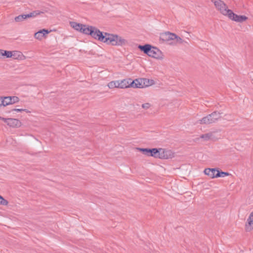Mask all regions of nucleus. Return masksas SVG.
<instances>
[{
    "mask_svg": "<svg viewBox=\"0 0 253 253\" xmlns=\"http://www.w3.org/2000/svg\"><path fill=\"white\" fill-rule=\"evenodd\" d=\"M103 42L113 46H123L127 43V41L122 37L117 35L106 33Z\"/></svg>",
    "mask_w": 253,
    "mask_h": 253,
    "instance_id": "nucleus-1",
    "label": "nucleus"
},
{
    "mask_svg": "<svg viewBox=\"0 0 253 253\" xmlns=\"http://www.w3.org/2000/svg\"><path fill=\"white\" fill-rule=\"evenodd\" d=\"M138 48L150 57L156 59L162 58L163 53L162 51L156 47L153 46L149 44H145L144 45H139Z\"/></svg>",
    "mask_w": 253,
    "mask_h": 253,
    "instance_id": "nucleus-2",
    "label": "nucleus"
},
{
    "mask_svg": "<svg viewBox=\"0 0 253 253\" xmlns=\"http://www.w3.org/2000/svg\"><path fill=\"white\" fill-rule=\"evenodd\" d=\"M106 33L101 31L95 26L89 25L88 26L85 35L90 36L94 39L103 42L105 37H106Z\"/></svg>",
    "mask_w": 253,
    "mask_h": 253,
    "instance_id": "nucleus-3",
    "label": "nucleus"
},
{
    "mask_svg": "<svg viewBox=\"0 0 253 253\" xmlns=\"http://www.w3.org/2000/svg\"><path fill=\"white\" fill-rule=\"evenodd\" d=\"M222 113L218 111H214L211 114H209L206 117H203L202 119L198 121L199 123L201 125H210L211 124L215 123L220 118Z\"/></svg>",
    "mask_w": 253,
    "mask_h": 253,
    "instance_id": "nucleus-4",
    "label": "nucleus"
},
{
    "mask_svg": "<svg viewBox=\"0 0 253 253\" xmlns=\"http://www.w3.org/2000/svg\"><path fill=\"white\" fill-rule=\"evenodd\" d=\"M137 149L145 155L159 159L160 148H137Z\"/></svg>",
    "mask_w": 253,
    "mask_h": 253,
    "instance_id": "nucleus-5",
    "label": "nucleus"
},
{
    "mask_svg": "<svg viewBox=\"0 0 253 253\" xmlns=\"http://www.w3.org/2000/svg\"><path fill=\"white\" fill-rule=\"evenodd\" d=\"M70 25L76 31L85 35L87 32L88 26H89L88 25L83 24L74 21L70 22Z\"/></svg>",
    "mask_w": 253,
    "mask_h": 253,
    "instance_id": "nucleus-6",
    "label": "nucleus"
},
{
    "mask_svg": "<svg viewBox=\"0 0 253 253\" xmlns=\"http://www.w3.org/2000/svg\"><path fill=\"white\" fill-rule=\"evenodd\" d=\"M229 12L230 13H229L228 17L232 21L242 23L248 19V17L245 15H240L235 14L232 10Z\"/></svg>",
    "mask_w": 253,
    "mask_h": 253,
    "instance_id": "nucleus-7",
    "label": "nucleus"
},
{
    "mask_svg": "<svg viewBox=\"0 0 253 253\" xmlns=\"http://www.w3.org/2000/svg\"><path fill=\"white\" fill-rule=\"evenodd\" d=\"M173 37H176L175 34L174 33H170L169 32H166L160 34V42L162 43L164 42H172Z\"/></svg>",
    "mask_w": 253,
    "mask_h": 253,
    "instance_id": "nucleus-8",
    "label": "nucleus"
},
{
    "mask_svg": "<svg viewBox=\"0 0 253 253\" xmlns=\"http://www.w3.org/2000/svg\"><path fill=\"white\" fill-rule=\"evenodd\" d=\"M174 157V153L170 150L160 148L159 159H169Z\"/></svg>",
    "mask_w": 253,
    "mask_h": 253,
    "instance_id": "nucleus-9",
    "label": "nucleus"
},
{
    "mask_svg": "<svg viewBox=\"0 0 253 253\" xmlns=\"http://www.w3.org/2000/svg\"><path fill=\"white\" fill-rule=\"evenodd\" d=\"M215 7L220 12L221 14L227 17L229 15V13H230L229 11L231 10V9L228 8L227 5L224 3V1L222 0L219 1V3L215 6Z\"/></svg>",
    "mask_w": 253,
    "mask_h": 253,
    "instance_id": "nucleus-10",
    "label": "nucleus"
},
{
    "mask_svg": "<svg viewBox=\"0 0 253 253\" xmlns=\"http://www.w3.org/2000/svg\"><path fill=\"white\" fill-rule=\"evenodd\" d=\"M3 100L2 104H5V106L8 105L13 104L18 102L19 98L16 96H3Z\"/></svg>",
    "mask_w": 253,
    "mask_h": 253,
    "instance_id": "nucleus-11",
    "label": "nucleus"
},
{
    "mask_svg": "<svg viewBox=\"0 0 253 253\" xmlns=\"http://www.w3.org/2000/svg\"><path fill=\"white\" fill-rule=\"evenodd\" d=\"M218 171V168H206L204 172L205 175H208L211 178H217L216 173Z\"/></svg>",
    "mask_w": 253,
    "mask_h": 253,
    "instance_id": "nucleus-12",
    "label": "nucleus"
},
{
    "mask_svg": "<svg viewBox=\"0 0 253 253\" xmlns=\"http://www.w3.org/2000/svg\"><path fill=\"white\" fill-rule=\"evenodd\" d=\"M141 88L148 87L155 84V82L153 80L146 78H140Z\"/></svg>",
    "mask_w": 253,
    "mask_h": 253,
    "instance_id": "nucleus-13",
    "label": "nucleus"
},
{
    "mask_svg": "<svg viewBox=\"0 0 253 253\" xmlns=\"http://www.w3.org/2000/svg\"><path fill=\"white\" fill-rule=\"evenodd\" d=\"M49 31L47 29H42L36 32L34 34V37L36 39L41 40L42 38L46 35L48 34Z\"/></svg>",
    "mask_w": 253,
    "mask_h": 253,
    "instance_id": "nucleus-14",
    "label": "nucleus"
},
{
    "mask_svg": "<svg viewBox=\"0 0 253 253\" xmlns=\"http://www.w3.org/2000/svg\"><path fill=\"white\" fill-rule=\"evenodd\" d=\"M7 125L12 127H19L21 126V122L18 119L9 118Z\"/></svg>",
    "mask_w": 253,
    "mask_h": 253,
    "instance_id": "nucleus-15",
    "label": "nucleus"
},
{
    "mask_svg": "<svg viewBox=\"0 0 253 253\" xmlns=\"http://www.w3.org/2000/svg\"><path fill=\"white\" fill-rule=\"evenodd\" d=\"M253 229V211L250 214L246 224V231H250Z\"/></svg>",
    "mask_w": 253,
    "mask_h": 253,
    "instance_id": "nucleus-16",
    "label": "nucleus"
},
{
    "mask_svg": "<svg viewBox=\"0 0 253 253\" xmlns=\"http://www.w3.org/2000/svg\"><path fill=\"white\" fill-rule=\"evenodd\" d=\"M128 81L129 87L141 88L140 78L136 79L134 80H132L131 79H129V80H128Z\"/></svg>",
    "mask_w": 253,
    "mask_h": 253,
    "instance_id": "nucleus-17",
    "label": "nucleus"
},
{
    "mask_svg": "<svg viewBox=\"0 0 253 253\" xmlns=\"http://www.w3.org/2000/svg\"><path fill=\"white\" fill-rule=\"evenodd\" d=\"M44 13V12L43 11L35 10L30 13L26 14L25 17H27V18L35 17L36 16L39 15L41 14H43Z\"/></svg>",
    "mask_w": 253,
    "mask_h": 253,
    "instance_id": "nucleus-18",
    "label": "nucleus"
},
{
    "mask_svg": "<svg viewBox=\"0 0 253 253\" xmlns=\"http://www.w3.org/2000/svg\"><path fill=\"white\" fill-rule=\"evenodd\" d=\"M129 79H124L122 81H119V88H125L129 87Z\"/></svg>",
    "mask_w": 253,
    "mask_h": 253,
    "instance_id": "nucleus-19",
    "label": "nucleus"
},
{
    "mask_svg": "<svg viewBox=\"0 0 253 253\" xmlns=\"http://www.w3.org/2000/svg\"><path fill=\"white\" fill-rule=\"evenodd\" d=\"M12 58L14 59H22L23 55L21 52L19 51H11Z\"/></svg>",
    "mask_w": 253,
    "mask_h": 253,
    "instance_id": "nucleus-20",
    "label": "nucleus"
},
{
    "mask_svg": "<svg viewBox=\"0 0 253 253\" xmlns=\"http://www.w3.org/2000/svg\"><path fill=\"white\" fill-rule=\"evenodd\" d=\"M119 81H112L108 83V86L110 88H113L115 87L119 88Z\"/></svg>",
    "mask_w": 253,
    "mask_h": 253,
    "instance_id": "nucleus-21",
    "label": "nucleus"
},
{
    "mask_svg": "<svg viewBox=\"0 0 253 253\" xmlns=\"http://www.w3.org/2000/svg\"><path fill=\"white\" fill-rule=\"evenodd\" d=\"M175 37H175V38L173 37L172 42H169V44H173V43L175 44L176 43H181L183 42V40L181 38H180L179 37L177 36L176 34H175Z\"/></svg>",
    "mask_w": 253,
    "mask_h": 253,
    "instance_id": "nucleus-22",
    "label": "nucleus"
},
{
    "mask_svg": "<svg viewBox=\"0 0 253 253\" xmlns=\"http://www.w3.org/2000/svg\"><path fill=\"white\" fill-rule=\"evenodd\" d=\"M231 175L230 173H229L228 172H224L220 170L219 169H218V171H217V173H216V176L217 177H224L226 176H229Z\"/></svg>",
    "mask_w": 253,
    "mask_h": 253,
    "instance_id": "nucleus-23",
    "label": "nucleus"
},
{
    "mask_svg": "<svg viewBox=\"0 0 253 253\" xmlns=\"http://www.w3.org/2000/svg\"><path fill=\"white\" fill-rule=\"evenodd\" d=\"M26 14H21L17 16H16L14 18L15 21L16 22H19L24 21L27 19V17H25Z\"/></svg>",
    "mask_w": 253,
    "mask_h": 253,
    "instance_id": "nucleus-24",
    "label": "nucleus"
},
{
    "mask_svg": "<svg viewBox=\"0 0 253 253\" xmlns=\"http://www.w3.org/2000/svg\"><path fill=\"white\" fill-rule=\"evenodd\" d=\"M2 56H4L6 58H11L12 57V52L11 51H8L2 49Z\"/></svg>",
    "mask_w": 253,
    "mask_h": 253,
    "instance_id": "nucleus-25",
    "label": "nucleus"
},
{
    "mask_svg": "<svg viewBox=\"0 0 253 253\" xmlns=\"http://www.w3.org/2000/svg\"><path fill=\"white\" fill-rule=\"evenodd\" d=\"M212 134L211 133H208L206 134H202L201 136V138H203L205 140H209L211 138Z\"/></svg>",
    "mask_w": 253,
    "mask_h": 253,
    "instance_id": "nucleus-26",
    "label": "nucleus"
},
{
    "mask_svg": "<svg viewBox=\"0 0 253 253\" xmlns=\"http://www.w3.org/2000/svg\"><path fill=\"white\" fill-rule=\"evenodd\" d=\"M8 204V201L0 195V205L6 206Z\"/></svg>",
    "mask_w": 253,
    "mask_h": 253,
    "instance_id": "nucleus-27",
    "label": "nucleus"
},
{
    "mask_svg": "<svg viewBox=\"0 0 253 253\" xmlns=\"http://www.w3.org/2000/svg\"><path fill=\"white\" fill-rule=\"evenodd\" d=\"M151 105L149 103H145L142 105V107L144 109H147L150 108Z\"/></svg>",
    "mask_w": 253,
    "mask_h": 253,
    "instance_id": "nucleus-28",
    "label": "nucleus"
},
{
    "mask_svg": "<svg viewBox=\"0 0 253 253\" xmlns=\"http://www.w3.org/2000/svg\"><path fill=\"white\" fill-rule=\"evenodd\" d=\"M23 110V109H17V108H15V109H13L11 110V112H13V111H16V112H22Z\"/></svg>",
    "mask_w": 253,
    "mask_h": 253,
    "instance_id": "nucleus-29",
    "label": "nucleus"
},
{
    "mask_svg": "<svg viewBox=\"0 0 253 253\" xmlns=\"http://www.w3.org/2000/svg\"><path fill=\"white\" fill-rule=\"evenodd\" d=\"M212 2H213L215 6L217 5L218 3H219V1H221V0H211Z\"/></svg>",
    "mask_w": 253,
    "mask_h": 253,
    "instance_id": "nucleus-30",
    "label": "nucleus"
},
{
    "mask_svg": "<svg viewBox=\"0 0 253 253\" xmlns=\"http://www.w3.org/2000/svg\"><path fill=\"white\" fill-rule=\"evenodd\" d=\"M212 2H213L215 6L217 5L218 3H219V1H221V0H211Z\"/></svg>",
    "mask_w": 253,
    "mask_h": 253,
    "instance_id": "nucleus-31",
    "label": "nucleus"
},
{
    "mask_svg": "<svg viewBox=\"0 0 253 253\" xmlns=\"http://www.w3.org/2000/svg\"><path fill=\"white\" fill-rule=\"evenodd\" d=\"M1 120L3 121L4 123H6V124L7 125V123L9 120V118H5L2 117Z\"/></svg>",
    "mask_w": 253,
    "mask_h": 253,
    "instance_id": "nucleus-32",
    "label": "nucleus"
},
{
    "mask_svg": "<svg viewBox=\"0 0 253 253\" xmlns=\"http://www.w3.org/2000/svg\"><path fill=\"white\" fill-rule=\"evenodd\" d=\"M3 96L0 97V107L2 106H5V104H2V102H3V101H2L3 100Z\"/></svg>",
    "mask_w": 253,
    "mask_h": 253,
    "instance_id": "nucleus-33",
    "label": "nucleus"
},
{
    "mask_svg": "<svg viewBox=\"0 0 253 253\" xmlns=\"http://www.w3.org/2000/svg\"><path fill=\"white\" fill-rule=\"evenodd\" d=\"M2 49H0V58L2 57Z\"/></svg>",
    "mask_w": 253,
    "mask_h": 253,
    "instance_id": "nucleus-34",
    "label": "nucleus"
},
{
    "mask_svg": "<svg viewBox=\"0 0 253 253\" xmlns=\"http://www.w3.org/2000/svg\"><path fill=\"white\" fill-rule=\"evenodd\" d=\"M23 111L26 112V113H30L31 112L28 109H23Z\"/></svg>",
    "mask_w": 253,
    "mask_h": 253,
    "instance_id": "nucleus-35",
    "label": "nucleus"
},
{
    "mask_svg": "<svg viewBox=\"0 0 253 253\" xmlns=\"http://www.w3.org/2000/svg\"><path fill=\"white\" fill-rule=\"evenodd\" d=\"M2 117L0 116V120H1Z\"/></svg>",
    "mask_w": 253,
    "mask_h": 253,
    "instance_id": "nucleus-36",
    "label": "nucleus"
}]
</instances>
